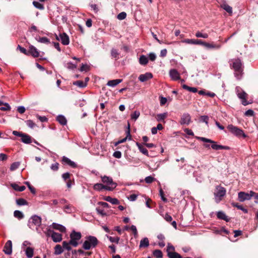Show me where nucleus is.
Instances as JSON below:
<instances>
[{
	"instance_id": "f257e3e1",
	"label": "nucleus",
	"mask_w": 258,
	"mask_h": 258,
	"mask_svg": "<svg viewBox=\"0 0 258 258\" xmlns=\"http://www.w3.org/2000/svg\"><path fill=\"white\" fill-rule=\"evenodd\" d=\"M231 68L234 71V75L237 79L241 78L243 73V65L239 58L232 59L229 60Z\"/></svg>"
},
{
	"instance_id": "f03ea898",
	"label": "nucleus",
	"mask_w": 258,
	"mask_h": 258,
	"mask_svg": "<svg viewBox=\"0 0 258 258\" xmlns=\"http://www.w3.org/2000/svg\"><path fill=\"white\" fill-rule=\"evenodd\" d=\"M86 240L83 244V248L85 250H89L91 248L95 247L98 243L97 238L93 236H88L86 237Z\"/></svg>"
},
{
	"instance_id": "7ed1b4c3",
	"label": "nucleus",
	"mask_w": 258,
	"mask_h": 258,
	"mask_svg": "<svg viewBox=\"0 0 258 258\" xmlns=\"http://www.w3.org/2000/svg\"><path fill=\"white\" fill-rule=\"evenodd\" d=\"M198 140H200L205 143H211V148L215 150H229L230 148L228 146H223L217 144V143L213 140H212L209 139H207L204 137H196Z\"/></svg>"
},
{
	"instance_id": "20e7f679",
	"label": "nucleus",
	"mask_w": 258,
	"mask_h": 258,
	"mask_svg": "<svg viewBox=\"0 0 258 258\" xmlns=\"http://www.w3.org/2000/svg\"><path fill=\"white\" fill-rule=\"evenodd\" d=\"M235 91L237 97L241 100V103L243 105L246 106L252 103L251 101L249 102L247 101L246 98L248 95L240 87H236L235 88Z\"/></svg>"
},
{
	"instance_id": "39448f33",
	"label": "nucleus",
	"mask_w": 258,
	"mask_h": 258,
	"mask_svg": "<svg viewBox=\"0 0 258 258\" xmlns=\"http://www.w3.org/2000/svg\"><path fill=\"white\" fill-rule=\"evenodd\" d=\"M102 181L105 184V186L106 187V190H112L117 186V184L113 181L111 177L104 176L101 177Z\"/></svg>"
},
{
	"instance_id": "423d86ee",
	"label": "nucleus",
	"mask_w": 258,
	"mask_h": 258,
	"mask_svg": "<svg viewBox=\"0 0 258 258\" xmlns=\"http://www.w3.org/2000/svg\"><path fill=\"white\" fill-rule=\"evenodd\" d=\"M226 190L225 188L221 186H217L214 192L215 201L219 203L225 196Z\"/></svg>"
},
{
	"instance_id": "0eeeda50",
	"label": "nucleus",
	"mask_w": 258,
	"mask_h": 258,
	"mask_svg": "<svg viewBox=\"0 0 258 258\" xmlns=\"http://www.w3.org/2000/svg\"><path fill=\"white\" fill-rule=\"evenodd\" d=\"M41 221L42 219L40 216L36 215H33L28 221V226L31 229L33 228L34 226L37 229L41 225Z\"/></svg>"
},
{
	"instance_id": "6e6552de",
	"label": "nucleus",
	"mask_w": 258,
	"mask_h": 258,
	"mask_svg": "<svg viewBox=\"0 0 258 258\" xmlns=\"http://www.w3.org/2000/svg\"><path fill=\"white\" fill-rule=\"evenodd\" d=\"M227 128L232 134L238 138L243 137L245 138L246 137V135L244 132L237 126H234L232 124H229L227 126Z\"/></svg>"
},
{
	"instance_id": "1a4fd4ad",
	"label": "nucleus",
	"mask_w": 258,
	"mask_h": 258,
	"mask_svg": "<svg viewBox=\"0 0 258 258\" xmlns=\"http://www.w3.org/2000/svg\"><path fill=\"white\" fill-rule=\"evenodd\" d=\"M82 235L80 232H76L73 231L70 234L71 239L70 240V243L74 247H76L78 245V241L81 238Z\"/></svg>"
},
{
	"instance_id": "9d476101",
	"label": "nucleus",
	"mask_w": 258,
	"mask_h": 258,
	"mask_svg": "<svg viewBox=\"0 0 258 258\" xmlns=\"http://www.w3.org/2000/svg\"><path fill=\"white\" fill-rule=\"evenodd\" d=\"M254 195L255 192L251 190L249 191V193L240 191L238 194V199L240 202H243L246 200H250Z\"/></svg>"
},
{
	"instance_id": "9b49d317",
	"label": "nucleus",
	"mask_w": 258,
	"mask_h": 258,
	"mask_svg": "<svg viewBox=\"0 0 258 258\" xmlns=\"http://www.w3.org/2000/svg\"><path fill=\"white\" fill-rule=\"evenodd\" d=\"M13 134L14 136L21 137V141L25 144H30L32 142L31 137L24 133H22L17 131H14Z\"/></svg>"
},
{
	"instance_id": "f8f14e48",
	"label": "nucleus",
	"mask_w": 258,
	"mask_h": 258,
	"mask_svg": "<svg viewBox=\"0 0 258 258\" xmlns=\"http://www.w3.org/2000/svg\"><path fill=\"white\" fill-rule=\"evenodd\" d=\"M46 235L48 236H50L54 242H59L62 240V235L61 234L54 232L50 229L47 230Z\"/></svg>"
},
{
	"instance_id": "ddd939ff",
	"label": "nucleus",
	"mask_w": 258,
	"mask_h": 258,
	"mask_svg": "<svg viewBox=\"0 0 258 258\" xmlns=\"http://www.w3.org/2000/svg\"><path fill=\"white\" fill-rule=\"evenodd\" d=\"M56 38L57 40L60 41L62 44L65 45H67L70 43V39L69 36L65 33H63L62 34H60L59 37L56 35Z\"/></svg>"
},
{
	"instance_id": "4468645a",
	"label": "nucleus",
	"mask_w": 258,
	"mask_h": 258,
	"mask_svg": "<svg viewBox=\"0 0 258 258\" xmlns=\"http://www.w3.org/2000/svg\"><path fill=\"white\" fill-rule=\"evenodd\" d=\"M191 121V117L187 113H185L182 114L181 117L180 123L181 124L188 125Z\"/></svg>"
},
{
	"instance_id": "2eb2a0df",
	"label": "nucleus",
	"mask_w": 258,
	"mask_h": 258,
	"mask_svg": "<svg viewBox=\"0 0 258 258\" xmlns=\"http://www.w3.org/2000/svg\"><path fill=\"white\" fill-rule=\"evenodd\" d=\"M5 254L10 255L12 252V242L11 240H8L5 244L4 249Z\"/></svg>"
},
{
	"instance_id": "dca6fc26",
	"label": "nucleus",
	"mask_w": 258,
	"mask_h": 258,
	"mask_svg": "<svg viewBox=\"0 0 258 258\" xmlns=\"http://www.w3.org/2000/svg\"><path fill=\"white\" fill-rule=\"evenodd\" d=\"M153 76L152 73L148 72L144 74H141L139 77V80L141 82H144L151 79L153 78Z\"/></svg>"
},
{
	"instance_id": "f3484780",
	"label": "nucleus",
	"mask_w": 258,
	"mask_h": 258,
	"mask_svg": "<svg viewBox=\"0 0 258 258\" xmlns=\"http://www.w3.org/2000/svg\"><path fill=\"white\" fill-rule=\"evenodd\" d=\"M169 76L171 79L174 81H177L180 79V74L175 69H171L169 71Z\"/></svg>"
},
{
	"instance_id": "a211bd4d",
	"label": "nucleus",
	"mask_w": 258,
	"mask_h": 258,
	"mask_svg": "<svg viewBox=\"0 0 258 258\" xmlns=\"http://www.w3.org/2000/svg\"><path fill=\"white\" fill-rule=\"evenodd\" d=\"M131 136L130 134V125L129 123H128L127 131L126 132V137L121 140H119L116 143L115 145L125 142L127 139L128 140H131Z\"/></svg>"
},
{
	"instance_id": "6ab92c4d",
	"label": "nucleus",
	"mask_w": 258,
	"mask_h": 258,
	"mask_svg": "<svg viewBox=\"0 0 258 258\" xmlns=\"http://www.w3.org/2000/svg\"><path fill=\"white\" fill-rule=\"evenodd\" d=\"M62 162L63 163L67 164L73 168H75L77 167L76 164L74 161H71L69 158L66 156L62 157Z\"/></svg>"
},
{
	"instance_id": "aec40b11",
	"label": "nucleus",
	"mask_w": 258,
	"mask_h": 258,
	"mask_svg": "<svg viewBox=\"0 0 258 258\" xmlns=\"http://www.w3.org/2000/svg\"><path fill=\"white\" fill-rule=\"evenodd\" d=\"M30 53L33 57H37L39 55V52L37 49L33 45L29 46L28 54Z\"/></svg>"
},
{
	"instance_id": "412c9836",
	"label": "nucleus",
	"mask_w": 258,
	"mask_h": 258,
	"mask_svg": "<svg viewBox=\"0 0 258 258\" xmlns=\"http://www.w3.org/2000/svg\"><path fill=\"white\" fill-rule=\"evenodd\" d=\"M51 226L53 228L61 232H65L66 231V228L65 227L59 224L53 223L51 225Z\"/></svg>"
},
{
	"instance_id": "4be33fe9",
	"label": "nucleus",
	"mask_w": 258,
	"mask_h": 258,
	"mask_svg": "<svg viewBox=\"0 0 258 258\" xmlns=\"http://www.w3.org/2000/svg\"><path fill=\"white\" fill-rule=\"evenodd\" d=\"M121 79H115L110 80L107 82V85L110 87H115L122 82Z\"/></svg>"
},
{
	"instance_id": "5701e85b",
	"label": "nucleus",
	"mask_w": 258,
	"mask_h": 258,
	"mask_svg": "<svg viewBox=\"0 0 258 258\" xmlns=\"http://www.w3.org/2000/svg\"><path fill=\"white\" fill-rule=\"evenodd\" d=\"M217 216L218 219H222L228 222L229 221V219L226 215V214L222 211H219L217 213Z\"/></svg>"
},
{
	"instance_id": "b1692460",
	"label": "nucleus",
	"mask_w": 258,
	"mask_h": 258,
	"mask_svg": "<svg viewBox=\"0 0 258 258\" xmlns=\"http://www.w3.org/2000/svg\"><path fill=\"white\" fill-rule=\"evenodd\" d=\"M149 245V241L148 238L145 237L142 239L140 241V248L147 247Z\"/></svg>"
},
{
	"instance_id": "393cba45",
	"label": "nucleus",
	"mask_w": 258,
	"mask_h": 258,
	"mask_svg": "<svg viewBox=\"0 0 258 258\" xmlns=\"http://www.w3.org/2000/svg\"><path fill=\"white\" fill-rule=\"evenodd\" d=\"M221 7L228 13L230 15L232 14V8L226 3H223L221 5Z\"/></svg>"
},
{
	"instance_id": "a878e982",
	"label": "nucleus",
	"mask_w": 258,
	"mask_h": 258,
	"mask_svg": "<svg viewBox=\"0 0 258 258\" xmlns=\"http://www.w3.org/2000/svg\"><path fill=\"white\" fill-rule=\"evenodd\" d=\"M25 253L28 258H32L34 254V249L33 248L28 247L25 249Z\"/></svg>"
},
{
	"instance_id": "bb28decb",
	"label": "nucleus",
	"mask_w": 258,
	"mask_h": 258,
	"mask_svg": "<svg viewBox=\"0 0 258 258\" xmlns=\"http://www.w3.org/2000/svg\"><path fill=\"white\" fill-rule=\"evenodd\" d=\"M56 120L60 124H61L62 125H66L67 123V120L66 117L62 115H59L58 116H57Z\"/></svg>"
},
{
	"instance_id": "cd10ccee",
	"label": "nucleus",
	"mask_w": 258,
	"mask_h": 258,
	"mask_svg": "<svg viewBox=\"0 0 258 258\" xmlns=\"http://www.w3.org/2000/svg\"><path fill=\"white\" fill-rule=\"evenodd\" d=\"M205 47L209 49H219L221 48V45L220 44H215L213 43L206 42L205 44Z\"/></svg>"
},
{
	"instance_id": "c85d7f7f",
	"label": "nucleus",
	"mask_w": 258,
	"mask_h": 258,
	"mask_svg": "<svg viewBox=\"0 0 258 258\" xmlns=\"http://www.w3.org/2000/svg\"><path fill=\"white\" fill-rule=\"evenodd\" d=\"M11 185L15 190L19 191H23L26 189V187L25 186H19L15 183H12Z\"/></svg>"
},
{
	"instance_id": "c756f323",
	"label": "nucleus",
	"mask_w": 258,
	"mask_h": 258,
	"mask_svg": "<svg viewBox=\"0 0 258 258\" xmlns=\"http://www.w3.org/2000/svg\"><path fill=\"white\" fill-rule=\"evenodd\" d=\"M136 145L141 153L147 156H149L148 151L145 148L143 147L142 145L138 142L136 143Z\"/></svg>"
},
{
	"instance_id": "7c9ffc66",
	"label": "nucleus",
	"mask_w": 258,
	"mask_h": 258,
	"mask_svg": "<svg viewBox=\"0 0 258 258\" xmlns=\"http://www.w3.org/2000/svg\"><path fill=\"white\" fill-rule=\"evenodd\" d=\"M104 200L113 205H117L119 204V201L117 199L112 198L109 196L106 197Z\"/></svg>"
},
{
	"instance_id": "2f4dec72",
	"label": "nucleus",
	"mask_w": 258,
	"mask_h": 258,
	"mask_svg": "<svg viewBox=\"0 0 258 258\" xmlns=\"http://www.w3.org/2000/svg\"><path fill=\"white\" fill-rule=\"evenodd\" d=\"M148 62L147 57L144 55H142L139 58V63L141 65H146Z\"/></svg>"
},
{
	"instance_id": "473e14b6",
	"label": "nucleus",
	"mask_w": 258,
	"mask_h": 258,
	"mask_svg": "<svg viewBox=\"0 0 258 258\" xmlns=\"http://www.w3.org/2000/svg\"><path fill=\"white\" fill-rule=\"evenodd\" d=\"M93 188L96 190H101L102 189H106V187L103 184L101 183H96L94 184Z\"/></svg>"
},
{
	"instance_id": "72a5a7b5",
	"label": "nucleus",
	"mask_w": 258,
	"mask_h": 258,
	"mask_svg": "<svg viewBox=\"0 0 258 258\" xmlns=\"http://www.w3.org/2000/svg\"><path fill=\"white\" fill-rule=\"evenodd\" d=\"M182 87L183 89L191 92L196 93L198 91V89L197 88L189 87L185 84H183L182 85Z\"/></svg>"
},
{
	"instance_id": "f704fd0d",
	"label": "nucleus",
	"mask_w": 258,
	"mask_h": 258,
	"mask_svg": "<svg viewBox=\"0 0 258 258\" xmlns=\"http://www.w3.org/2000/svg\"><path fill=\"white\" fill-rule=\"evenodd\" d=\"M14 216L15 217L18 218L19 220L23 219L24 217L23 213L19 210H16L14 212Z\"/></svg>"
},
{
	"instance_id": "c9c22d12",
	"label": "nucleus",
	"mask_w": 258,
	"mask_h": 258,
	"mask_svg": "<svg viewBox=\"0 0 258 258\" xmlns=\"http://www.w3.org/2000/svg\"><path fill=\"white\" fill-rule=\"evenodd\" d=\"M63 252L62 247L59 245H56L54 247V254L55 255H58L61 254Z\"/></svg>"
},
{
	"instance_id": "e433bc0d",
	"label": "nucleus",
	"mask_w": 258,
	"mask_h": 258,
	"mask_svg": "<svg viewBox=\"0 0 258 258\" xmlns=\"http://www.w3.org/2000/svg\"><path fill=\"white\" fill-rule=\"evenodd\" d=\"M74 85L77 86L80 88H84L87 86L86 82L83 81H77L73 83Z\"/></svg>"
},
{
	"instance_id": "4c0bfd02",
	"label": "nucleus",
	"mask_w": 258,
	"mask_h": 258,
	"mask_svg": "<svg viewBox=\"0 0 258 258\" xmlns=\"http://www.w3.org/2000/svg\"><path fill=\"white\" fill-rule=\"evenodd\" d=\"M232 205L233 207H236L238 209L242 211L244 213H248V210L246 209L243 208L241 205H238V203H232Z\"/></svg>"
},
{
	"instance_id": "58836bf2",
	"label": "nucleus",
	"mask_w": 258,
	"mask_h": 258,
	"mask_svg": "<svg viewBox=\"0 0 258 258\" xmlns=\"http://www.w3.org/2000/svg\"><path fill=\"white\" fill-rule=\"evenodd\" d=\"M167 116V113L164 112L163 113L158 114L157 116V120L158 121L163 120Z\"/></svg>"
},
{
	"instance_id": "ea45409f",
	"label": "nucleus",
	"mask_w": 258,
	"mask_h": 258,
	"mask_svg": "<svg viewBox=\"0 0 258 258\" xmlns=\"http://www.w3.org/2000/svg\"><path fill=\"white\" fill-rule=\"evenodd\" d=\"M140 115V112L139 111H135L131 115V119L136 120Z\"/></svg>"
},
{
	"instance_id": "a19ab883",
	"label": "nucleus",
	"mask_w": 258,
	"mask_h": 258,
	"mask_svg": "<svg viewBox=\"0 0 258 258\" xmlns=\"http://www.w3.org/2000/svg\"><path fill=\"white\" fill-rule=\"evenodd\" d=\"M71 245V244L70 243V241L68 242L66 241H64L62 242L63 248L67 249L68 251L71 250L72 249Z\"/></svg>"
},
{
	"instance_id": "79ce46f5",
	"label": "nucleus",
	"mask_w": 258,
	"mask_h": 258,
	"mask_svg": "<svg viewBox=\"0 0 258 258\" xmlns=\"http://www.w3.org/2000/svg\"><path fill=\"white\" fill-rule=\"evenodd\" d=\"M168 256L170 258H182L179 254L175 252H168Z\"/></svg>"
},
{
	"instance_id": "37998d69",
	"label": "nucleus",
	"mask_w": 258,
	"mask_h": 258,
	"mask_svg": "<svg viewBox=\"0 0 258 258\" xmlns=\"http://www.w3.org/2000/svg\"><path fill=\"white\" fill-rule=\"evenodd\" d=\"M20 165V162H16L13 163L10 166V170L11 171L15 170L19 167Z\"/></svg>"
},
{
	"instance_id": "c03bdc74",
	"label": "nucleus",
	"mask_w": 258,
	"mask_h": 258,
	"mask_svg": "<svg viewBox=\"0 0 258 258\" xmlns=\"http://www.w3.org/2000/svg\"><path fill=\"white\" fill-rule=\"evenodd\" d=\"M111 56L114 58H115V59H117L119 57H118V55H119V53L117 51V50L115 49H112L111 51Z\"/></svg>"
},
{
	"instance_id": "a18cd8bd",
	"label": "nucleus",
	"mask_w": 258,
	"mask_h": 258,
	"mask_svg": "<svg viewBox=\"0 0 258 258\" xmlns=\"http://www.w3.org/2000/svg\"><path fill=\"white\" fill-rule=\"evenodd\" d=\"M37 40L39 42L42 43H45V44H48L50 42L49 40L45 37H39V39H37Z\"/></svg>"
},
{
	"instance_id": "49530a36",
	"label": "nucleus",
	"mask_w": 258,
	"mask_h": 258,
	"mask_svg": "<svg viewBox=\"0 0 258 258\" xmlns=\"http://www.w3.org/2000/svg\"><path fill=\"white\" fill-rule=\"evenodd\" d=\"M16 203L19 206H24L27 205V202L24 199H19L17 200Z\"/></svg>"
},
{
	"instance_id": "de8ad7c7",
	"label": "nucleus",
	"mask_w": 258,
	"mask_h": 258,
	"mask_svg": "<svg viewBox=\"0 0 258 258\" xmlns=\"http://www.w3.org/2000/svg\"><path fill=\"white\" fill-rule=\"evenodd\" d=\"M107 238L110 242H114L116 243H118L119 242V241L120 239L119 237H111V236H107Z\"/></svg>"
},
{
	"instance_id": "09e8293b",
	"label": "nucleus",
	"mask_w": 258,
	"mask_h": 258,
	"mask_svg": "<svg viewBox=\"0 0 258 258\" xmlns=\"http://www.w3.org/2000/svg\"><path fill=\"white\" fill-rule=\"evenodd\" d=\"M196 36L198 38H207L208 37V35L207 33H202L201 32L198 31L196 34Z\"/></svg>"
},
{
	"instance_id": "8fccbe9b",
	"label": "nucleus",
	"mask_w": 258,
	"mask_h": 258,
	"mask_svg": "<svg viewBox=\"0 0 258 258\" xmlns=\"http://www.w3.org/2000/svg\"><path fill=\"white\" fill-rule=\"evenodd\" d=\"M4 105L3 107H0V110L2 111H8L11 110V106L8 103H4L3 104Z\"/></svg>"
},
{
	"instance_id": "3c124183",
	"label": "nucleus",
	"mask_w": 258,
	"mask_h": 258,
	"mask_svg": "<svg viewBox=\"0 0 258 258\" xmlns=\"http://www.w3.org/2000/svg\"><path fill=\"white\" fill-rule=\"evenodd\" d=\"M153 255L156 258H161L162 257V253L160 250H155L153 251Z\"/></svg>"
},
{
	"instance_id": "603ef678",
	"label": "nucleus",
	"mask_w": 258,
	"mask_h": 258,
	"mask_svg": "<svg viewBox=\"0 0 258 258\" xmlns=\"http://www.w3.org/2000/svg\"><path fill=\"white\" fill-rule=\"evenodd\" d=\"M33 4L35 8L39 10H43L44 8L43 5L38 2L34 1Z\"/></svg>"
},
{
	"instance_id": "864d4df0",
	"label": "nucleus",
	"mask_w": 258,
	"mask_h": 258,
	"mask_svg": "<svg viewBox=\"0 0 258 258\" xmlns=\"http://www.w3.org/2000/svg\"><path fill=\"white\" fill-rule=\"evenodd\" d=\"M181 42L188 44H195V39H185L182 40Z\"/></svg>"
},
{
	"instance_id": "5fc2aeb1",
	"label": "nucleus",
	"mask_w": 258,
	"mask_h": 258,
	"mask_svg": "<svg viewBox=\"0 0 258 258\" xmlns=\"http://www.w3.org/2000/svg\"><path fill=\"white\" fill-rule=\"evenodd\" d=\"M126 17L125 12H122L117 15V18L119 20H124Z\"/></svg>"
},
{
	"instance_id": "6e6d98bb",
	"label": "nucleus",
	"mask_w": 258,
	"mask_h": 258,
	"mask_svg": "<svg viewBox=\"0 0 258 258\" xmlns=\"http://www.w3.org/2000/svg\"><path fill=\"white\" fill-rule=\"evenodd\" d=\"M27 125L30 128H33L35 126V123L31 120H28L26 121Z\"/></svg>"
},
{
	"instance_id": "4d7b16f0",
	"label": "nucleus",
	"mask_w": 258,
	"mask_h": 258,
	"mask_svg": "<svg viewBox=\"0 0 258 258\" xmlns=\"http://www.w3.org/2000/svg\"><path fill=\"white\" fill-rule=\"evenodd\" d=\"M155 180V179L151 176H147L145 179V181L147 183H151L153 181H154Z\"/></svg>"
},
{
	"instance_id": "13d9d810",
	"label": "nucleus",
	"mask_w": 258,
	"mask_h": 258,
	"mask_svg": "<svg viewBox=\"0 0 258 258\" xmlns=\"http://www.w3.org/2000/svg\"><path fill=\"white\" fill-rule=\"evenodd\" d=\"M25 183L28 186V187L29 188V189H30V190L31 191V192L33 194H35L36 191H35V189L34 187H33L30 184V183L28 181H26L25 182Z\"/></svg>"
},
{
	"instance_id": "bf43d9fd",
	"label": "nucleus",
	"mask_w": 258,
	"mask_h": 258,
	"mask_svg": "<svg viewBox=\"0 0 258 258\" xmlns=\"http://www.w3.org/2000/svg\"><path fill=\"white\" fill-rule=\"evenodd\" d=\"M244 115L247 116H252L254 115V111L252 109H248L245 111Z\"/></svg>"
},
{
	"instance_id": "052dcab7",
	"label": "nucleus",
	"mask_w": 258,
	"mask_h": 258,
	"mask_svg": "<svg viewBox=\"0 0 258 258\" xmlns=\"http://www.w3.org/2000/svg\"><path fill=\"white\" fill-rule=\"evenodd\" d=\"M58 166L59 164L58 163H55L51 165L50 168L53 171H57L58 169Z\"/></svg>"
},
{
	"instance_id": "680f3d73",
	"label": "nucleus",
	"mask_w": 258,
	"mask_h": 258,
	"mask_svg": "<svg viewBox=\"0 0 258 258\" xmlns=\"http://www.w3.org/2000/svg\"><path fill=\"white\" fill-rule=\"evenodd\" d=\"M62 177L65 181H68L70 178V174L69 172L64 173L62 175Z\"/></svg>"
},
{
	"instance_id": "e2e57ef3",
	"label": "nucleus",
	"mask_w": 258,
	"mask_h": 258,
	"mask_svg": "<svg viewBox=\"0 0 258 258\" xmlns=\"http://www.w3.org/2000/svg\"><path fill=\"white\" fill-rule=\"evenodd\" d=\"M113 156L115 158L119 159L121 157V153L119 151H116L113 153Z\"/></svg>"
},
{
	"instance_id": "0e129e2a",
	"label": "nucleus",
	"mask_w": 258,
	"mask_h": 258,
	"mask_svg": "<svg viewBox=\"0 0 258 258\" xmlns=\"http://www.w3.org/2000/svg\"><path fill=\"white\" fill-rule=\"evenodd\" d=\"M18 48L20 50V51L25 54H26V55H28V52L27 51V50L24 48V47H21L20 45H18Z\"/></svg>"
},
{
	"instance_id": "69168bd1",
	"label": "nucleus",
	"mask_w": 258,
	"mask_h": 258,
	"mask_svg": "<svg viewBox=\"0 0 258 258\" xmlns=\"http://www.w3.org/2000/svg\"><path fill=\"white\" fill-rule=\"evenodd\" d=\"M159 194H160V196L161 198V199L163 201L165 202H166L167 201V200L166 198H165L164 196V192L163 191V190L160 188V190H159Z\"/></svg>"
},
{
	"instance_id": "338daca9",
	"label": "nucleus",
	"mask_w": 258,
	"mask_h": 258,
	"mask_svg": "<svg viewBox=\"0 0 258 258\" xmlns=\"http://www.w3.org/2000/svg\"><path fill=\"white\" fill-rule=\"evenodd\" d=\"M149 59L151 61H154L156 58V55L153 52L150 53L149 54Z\"/></svg>"
},
{
	"instance_id": "774afa93",
	"label": "nucleus",
	"mask_w": 258,
	"mask_h": 258,
	"mask_svg": "<svg viewBox=\"0 0 258 258\" xmlns=\"http://www.w3.org/2000/svg\"><path fill=\"white\" fill-rule=\"evenodd\" d=\"M202 121L205 122L207 124H208L209 117L207 115H203L201 117Z\"/></svg>"
}]
</instances>
